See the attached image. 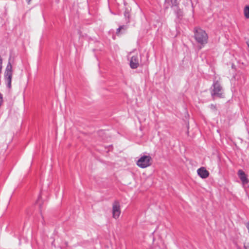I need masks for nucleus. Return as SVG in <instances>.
I'll use <instances>...</instances> for the list:
<instances>
[{
	"instance_id": "nucleus-1",
	"label": "nucleus",
	"mask_w": 249,
	"mask_h": 249,
	"mask_svg": "<svg viewBox=\"0 0 249 249\" xmlns=\"http://www.w3.org/2000/svg\"><path fill=\"white\" fill-rule=\"evenodd\" d=\"M194 37L196 42L202 45L208 42V36L206 32L201 28H195Z\"/></svg>"
},
{
	"instance_id": "nucleus-2",
	"label": "nucleus",
	"mask_w": 249,
	"mask_h": 249,
	"mask_svg": "<svg viewBox=\"0 0 249 249\" xmlns=\"http://www.w3.org/2000/svg\"><path fill=\"white\" fill-rule=\"evenodd\" d=\"M211 95L213 99L215 97H223V89L218 81H214L211 88Z\"/></svg>"
},
{
	"instance_id": "nucleus-3",
	"label": "nucleus",
	"mask_w": 249,
	"mask_h": 249,
	"mask_svg": "<svg viewBox=\"0 0 249 249\" xmlns=\"http://www.w3.org/2000/svg\"><path fill=\"white\" fill-rule=\"evenodd\" d=\"M12 74V66L11 63L9 62L4 72V80L6 83L7 87L9 89L11 87Z\"/></svg>"
},
{
	"instance_id": "nucleus-4",
	"label": "nucleus",
	"mask_w": 249,
	"mask_h": 249,
	"mask_svg": "<svg viewBox=\"0 0 249 249\" xmlns=\"http://www.w3.org/2000/svg\"><path fill=\"white\" fill-rule=\"evenodd\" d=\"M151 160L152 158L149 155H144L138 160L137 164L142 168H145L151 165Z\"/></svg>"
},
{
	"instance_id": "nucleus-5",
	"label": "nucleus",
	"mask_w": 249,
	"mask_h": 249,
	"mask_svg": "<svg viewBox=\"0 0 249 249\" xmlns=\"http://www.w3.org/2000/svg\"><path fill=\"white\" fill-rule=\"evenodd\" d=\"M121 214L120 204L119 201H115L112 204V216L115 219L119 218Z\"/></svg>"
},
{
	"instance_id": "nucleus-6",
	"label": "nucleus",
	"mask_w": 249,
	"mask_h": 249,
	"mask_svg": "<svg viewBox=\"0 0 249 249\" xmlns=\"http://www.w3.org/2000/svg\"><path fill=\"white\" fill-rule=\"evenodd\" d=\"M237 174L243 185L249 183V180L247 178V176L243 170H239Z\"/></svg>"
},
{
	"instance_id": "nucleus-7",
	"label": "nucleus",
	"mask_w": 249,
	"mask_h": 249,
	"mask_svg": "<svg viewBox=\"0 0 249 249\" xmlns=\"http://www.w3.org/2000/svg\"><path fill=\"white\" fill-rule=\"evenodd\" d=\"M139 66V57L138 55L131 57L130 61V67L132 69L137 68Z\"/></svg>"
},
{
	"instance_id": "nucleus-8",
	"label": "nucleus",
	"mask_w": 249,
	"mask_h": 249,
	"mask_svg": "<svg viewBox=\"0 0 249 249\" xmlns=\"http://www.w3.org/2000/svg\"><path fill=\"white\" fill-rule=\"evenodd\" d=\"M197 173L202 178H206L209 176V172L204 167H201L197 169Z\"/></svg>"
},
{
	"instance_id": "nucleus-9",
	"label": "nucleus",
	"mask_w": 249,
	"mask_h": 249,
	"mask_svg": "<svg viewBox=\"0 0 249 249\" xmlns=\"http://www.w3.org/2000/svg\"><path fill=\"white\" fill-rule=\"evenodd\" d=\"M245 17L247 18H249V6H246L244 10Z\"/></svg>"
},
{
	"instance_id": "nucleus-10",
	"label": "nucleus",
	"mask_w": 249,
	"mask_h": 249,
	"mask_svg": "<svg viewBox=\"0 0 249 249\" xmlns=\"http://www.w3.org/2000/svg\"><path fill=\"white\" fill-rule=\"evenodd\" d=\"M126 29V26L124 25L120 26L116 31V35L119 36L120 34V32L121 30H125Z\"/></svg>"
},
{
	"instance_id": "nucleus-11",
	"label": "nucleus",
	"mask_w": 249,
	"mask_h": 249,
	"mask_svg": "<svg viewBox=\"0 0 249 249\" xmlns=\"http://www.w3.org/2000/svg\"><path fill=\"white\" fill-rule=\"evenodd\" d=\"M3 101L2 95L0 93V106H1Z\"/></svg>"
},
{
	"instance_id": "nucleus-12",
	"label": "nucleus",
	"mask_w": 249,
	"mask_h": 249,
	"mask_svg": "<svg viewBox=\"0 0 249 249\" xmlns=\"http://www.w3.org/2000/svg\"><path fill=\"white\" fill-rule=\"evenodd\" d=\"M210 108L212 109H213V110H215L216 109V106L215 105H211L210 106Z\"/></svg>"
},
{
	"instance_id": "nucleus-13",
	"label": "nucleus",
	"mask_w": 249,
	"mask_h": 249,
	"mask_svg": "<svg viewBox=\"0 0 249 249\" xmlns=\"http://www.w3.org/2000/svg\"><path fill=\"white\" fill-rule=\"evenodd\" d=\"M244 247L245 249H249V243L247 245H244Z\"/></svg>"
},
{
	"instance_id": "nucleus-14",
	"label": "nucleus",
	"mask_w": 249,
	"mask_h": 249,
	"mask_svg": "<svg viewBox=\"0 0 249 249\" xmlns=\"http://www.w3.org/2000/svg\"><path fill=\"white\" fill-rule=\"evenodd\" d=\"M246 43H247V46H248V47L249 48V39H248V40L246 41Z\"/></svg>"
},
{
	"instance_id": "nucleus-15",
	"label": "nucleus",
	"mask_w": 249,
	"mask_h": 249,
	"mask_svg": "<svg viewBox=\"0 0 249 249\" xmlns=\"http://www.w3.org/2000/svg\"><path fill=\"white\" fill-rule=\"evenodd\" d=\"M28 4H30L31 0H26Z\"/></svg>"
}]
</instances>
